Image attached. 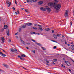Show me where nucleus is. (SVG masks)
I'll return each mask as SVG.
<instances>
[{
	"label": "nucleus",
	"mask_w": 74,
	"mask_h": 74,
	"mask_svg": "<svg viewBox=\"0 0 74 74\" xmlns=\"http://www.w3.org/2000/svg\"><path fill=\"white\" fill-rule=\"evenodd\" d=\"M38 26H39V27H41V25H40L38 24Z\"/></svg>",
	"instance_id": "a18cd8bd"
},
{
	"label": "nucleus",
	"mask_w": 74,
	"mask_h": 74,
	"mask_svg": "<svg viewBox=\"0 0 74 74\" xmlns=\"http://www.w3.org/2000/svg\"><path fill=\"white\" fill-rule=\"evenodd\" d=\"M2 42H4V40H2Z\"/></svg>",
	"instance_id": "13d9d810"
},
{
	"label": "nucleus",
	"mask_w": 74,
	"mask_h": 74,
	"mask_svg": "<svg viewBox=\"0 0 74 74\" xmlns=\"http://www.w3.org/2000/svg\"><path fill=\"white\" fill-rule=\"evenodd\" d=\"M33 32H32L31 33V34H33Z\"/></svg>",
	"instance_id": "0e129e2a"
},
{
	"label": "nucleus",
	"mask_w": 74,
	"mask_h": 74,
	"mask_svg": "<svg viewBox=\"0 0 74 74\" xmlns=\"http://www.w3.org/2000/svg\"><path fill=\"white\" fill-rule=\"evenodd\" d=\"M15 3L16 4V5H17V3H16V0L15 1Z\"/></svg>",
	"instance_id": "de8ad7c7"
},
{
	"label": "nucleus",
	"mask_w": 74,
	"mask_h": 74,
	"mask_svg": "<svg viewBox=\"0 0 74 74\" xmlns=\"http://www.w3.org/2000/svg\"><path fill=\"white\" fill-rule=\"evenodd\" d=\"M71 46L72 48H74V46L73 45H71Z\"/></svg>",
	"instance_id": "37998d69"
},
{
	"label": "nucleus",
	"mask_w": 74,
	"mask_h": 74,
	"mask_svg": "<svg viewBox=\"0 0 74 74\" xmlns=\"http://www.w3.org/2000/svg\"><path fill=\"white\" fill-rule=\"evenodd\" d=\"M6 3L7 4H9L8 6V7H10V6L11 5V2H9L7 0L6 1Z\"/></svg>",
	"instance_id": "20e7f679"
},
{
	"label": "nucleus",
	"mask_w": 74,
	"mask_h": 74,
	"mask_svg": "<svg viewBox=\"0 0 74 74\" xmlns=\"http://www.w3.org/2000/svg\"><path fill=\"white\" fill-rule=\"evenodd\" d=\"M71 60L72 61V62H73V63H74V60Z\"/></svg>",
	"instance_id": "774afa93"
},
{
	"label": "nucleus",
	"mask_w": 74,
	"mask_h": 74,
	"mask_svg": "<svg viewBox=\"0 0 74 74\" xmlns=\"http://www.w3.org/2000/svg\"><path fill=\"white\" fill-rule=\"evenodd\" d=\"M69 71L70 72H71V69H69Z\"/></svg>",
	"instance_id": "4d7b16f0"
},
{
	"label": "nucleus",
	"mask_w": 74,
	"mask_h": 74,
	"mask_svg": "<svg viewBox=\"0 0 74 74\" xmlns=\"http://www.w3.org/2000/svg\"><path fill=\"white\" fill-rule=\"evenodd\" d=\"M56 2H52L49 3H48V6H52L53 5L54 8L57 10H59L60 9L61 7V4H58V5L55 4Z\"/></svg>",
	"instance_id": "f257e3e1"
},
{
	"label": "nucleus",
	"mask_w": 74,
	"mask_h": 74,
	"mask_svg": "<svg viewBox=\"0 0 74 74\" xmlns=\"http://www.w3.org/2000/svg\"><path fill=\"white\" fill-rule=\"evenodd\" d=\"M32 1H33L34 2H36V1H37L36 0H32Z\"/></svg>",
	"instance_id": "72a5a7b5"
},
{
	"label": "nucleus",
	"mask_w": 74,
	"mask_h": 74,
	"mask_svg": "<svg viewBox=\"0 0 74 74\" xmlns=\"http://www.w3.org/2000/svg\"><path fill=\"white\" fill-rule=\"evenodd\" d=\"M3 71V70L0 69V71Z\"/></svg>",
	"instance_id": "3c124183"
},
{
	"label": "nucleus",
	"mask_w": 74,
	"mask_h": 74,
	"mask_svg": "<svg viewBox=\"0 0 74 74\" xmlns=\"http://www.w3.org/2000/svg\"><path fill=\"white\" fill-rule=\"evenodd\" d=\"M47 12H48V13H49V12H51V9L50 8H49L47 6Z\"/></svg>",
	"instance_id": "39448f33"
},
{
	"label": "nucleus",
	"mask_w": 74,
	"mask_h": 74,
	"mask_svg": "<svg viewBox=\"0 0 74 74\" xmlns=\"http://www.w3.org/2000/svg\"><path fill=\"white\" fill-rule=\"evenodd\" d=\"M47 62L48 63H49V62L48 60H47Z\"/></svg>",
	"instance_id": "79ce46f5"
},
{
	"label": "nucleus",
	"mask_w": 74,
	"mask_h": 74,
	"mask_svg": "<svg viewBox=\"0 0 74 74\" xmlns=\"http://www.w3.org/2000/svg\"><path fill=\"white\" fill-rule=\"evenodd\" d=\"M2 54H3V53H2L1 51H0V55H2Z\"/></svg>",
	"instance_id": "58836bf2"
},
{
	"label": "nucleus",
	"mask_w": 74,
	"mask_h": 74,
	"mask_svg": "<svg viewBox=\"0 0 74 74\" xmlns=\"http://www.w3.org/2000/svg\"><path fill=\"white\" fill-rule=\"evenodd\" d=\"M26 25H23V26L21 27V28H22V29H25V28L26 27Z\"/></svg>",
	"instance_id": "f3484780"
},
{
	"label": "nucleus",
	"mask_w": 74,
	"mask_h": 74,
	"mask_svg": "<svg viewBox=\"0 0 74 74\" xmlns=\"http://www.w3.org/2000/svg\"><path fill=\"white\" fill-rule=\"evenodd\" d=\"M11 51L12 52H15V53H17V52H18L16 49H11Z\"/></svg>",
	"instance_id": "f03ea898"
},
{
	"label": "nucleus",
	"mask_w": 74,
	"mask_h": 74,
	"mask_svg": "<svg viewBox=\"0 0 74 74\" xmlns=\"http://www.w3.org/2000/svg\"><path fill=\"white\" fill-rule=\"evenodd\" d=\"M2 51H3V52H5V51H4V50L3 49L2 50Z\"/></svg>",
	"instance_id": "052dcab7"
},
{
	"label": "nucleus",
	"mask_w": 74,
	"mask_h": 74,
	"mask_svg": "<svg viewBox=\"0 0 74 74\" xmlns=\"http://www.w3.org/2000/svg\"><path fill=\"white\" fill-rule=\"evenodd\" d=\"M68 15H69V13H68V11L67 10H66V12L65 13L64 16L65 18H66Z\"/></svg>",
	"instance_id": "7ed1b4c3"
},
{
	"label": "nucleus",
	"mask_w": 74,
	"mask_h": 74,
	"mask_svg": "<svg viewBox=\"0 0 74 74\" xmlns=\"http://www.w3.org/2000/svg\"><path fill=\"white\" fill-rule=\"evenodd\" d=\"M32 52L34 53H35V50H32Z\"/></svg>",
	"instance_id": "7c9ffc66"
},
{
	"label": "nucleus",
	"mask_w": 74,
	"mask_h": 74,
	"mask_svg": "<svg viewBox=\"0 0 74 74\" xmlns=\"http://www.w3.org/2000/svg\"><path fill=\"white\" fill-rule=\"evenodd\" d=\"M3 65L5 67H6V68H7V69H8V67H9V66L5 64H3Z\"/></svg>",
	"instance_id": "9d476101"
},
{
	"label": "nucleus",
	"mask_w": 74,
	"mask_h": 74,
	"mask_svg": "<svg viewBox=\"0 0 74 74\" xmlns=\"http://www.w3.org/2000/svg\"><path fill=\"white\" fill-rule=\"evenodd\" d=\"M68 46H69V47L70 46V44H68Z\"/></svg>",
	"instance_id": "bf43d9fd"
},
{
	"label": "nucleus",
	"mask_w": 74,
	"mask_h": 74,
	"mask_svg": "<svg viewBox=\"0 0 74 74\" xmlns=\"http://www.w3.org/2000/svg\"><path fill=\"white\" fill-rule=\"evenodd\" d=\"M18 58H20L21 60H25V59L23 58H21V56H18Z\"/></svg>",
	"instance_id": "1a4fd4ad"
},
{
	"label": "nucleus",
	"mask_w": 74,
	"mask_h": 74,
	"mask_svg": "<svg viewBox=\"0 0 74 74\" xmlns=\"http://www.w3.org/2000/svg\"><path fill=\"white\" fill-rule=\"evenodd\" d=\"M54 1H55L56 3H58L57 2H58V0H54Z\"/></svg>",
	"instance_id": "c756f323"
},
{
	"label": "nucleus",
	"mask_w": 74,
	"mask_h": 74,
	"mask_svg": "<svg viewBox=\"0 0 74 74\" xmlns=\"http://www.w3.org/2000/svg\"><path fill=\"white\" fill-rule=\"evenodd\" d=\"M38 25V24H37V23L34 24V25L35 26H37Z\"/></svg>",
	"instance_id": "cd10ccee"
},
{
	"label": "nucleus",
	"mask_w": 74,
	"mask_h": 74,
	"mask_svg": "<svg viewBox=\"0 0 74 74\" xmlns=\"http://www.w3.org/2000/svg\"><path fill=\"white\" fill-rule=\"evenodd\" d=\"M25 10L26 12H28L29 13V12L28 10H27L25 9Z\"/></svg>",
	"instance_id": "b1692460"
},
{
	"label": "nucleus",
	"mask_w": 74,
	"mask_h": 74,
	"mask_svg": "<svg viewBox=\"0 0 74 74\" xmlns=\"http://www.w3.org/2000/svg\"><path fill=\"white\" fill-rule=\"evenodd\" d=\"M1 40H4V38L3 37H2L1 38Z\"/></svg>",
	"instance_id": "4be33fe9"
},
{
	"label": "nucleus",
	"mask_w": 74,
	"mask_h": 74,
	"mask_svg": "<svg viewBox=\"0 0 74 74\" xmlns=\"http://www.w3.org/2000/svg\"><path fill=\"white\" fill-rule=\"evenodd\" d=\"M51 31L52 33H54V30H52Z\"/></svg>",
	"instance_id": "473e14b6"
},
{
	"label": "nucleus",
	"mask_w": 74,
	"mask_h": 74,
	"mask_svg": "<svg viewBox=\"0 0 74 74\" xmlns=\"http://www.w3.org/2000/svg\"><path fill=\"white\" fill-rule=\"evenodd\" d=\"M22 30V29H21V28H19V32H21V30Z\"/></svg>",
	"instance_id": "393cba45"
},
{
	"label": "nucleus",
	"mask_w": 74,
	"mask_h": 74,
	"mask_svg": "<svg viewBox=\"0 0 74 74\" xmlns=\"http://www.w3.org/2000/svg\"><path fill=\"white\" fill-rule=\"evenodd\" d=\"M21 67H23V69H25V70H27V69H26V68L23 67V66H21Z\"/></svg>",
	"instance_id": "5701e85b"
},
{
	"label": "nucleus",
	"mask_w": 74,
	"mask_h": 74,
	"mask_svg": "<svg viewBox=\"0 0 74 74\" xmlns=\"http://www.w3.org/2000/svg\"><path fill=\"white\" fill-rule=\"evenodd\" d=\"M38 29L39 30H40V32H41L42 30V29L40 27H39L38 28Z\"/></svg>",
	"instance_id": "2eb2a0df"
},
{
	"label": "nucleus",
	"mask_w": 74,
	"mask_h": 74,
	"mask_svg": "<svg viewBox=\"0 0 74 74\" xmlns=\"http://www.w3.org/2000/svg\"><path fill=\"white\" fill-rule=\"evenodd\" d=\"M36 34H38V35H39L40 34H39V33H36Z\"/></svg>",
	"instance_id": "69168bd1"
},
{
	"label": "nucleus",
	"mask_w": 74,
	"mask_h": 74,
	"mask_svg": "<svg viewBox=\"0 0 74 74\" xmlns=\"http://www.w3.org/2000/svg\"><path fill=\"white\" fill-rule=\"evenodd\" d=\"M9 42H11V39H9V41H8Z\"/></svg>",
	"instance_id": "e433bc0d"
},
{
	"label": "nucleus",
	"mask_w": 74,
	"mask_h": 74,
	"mask_svg": "<svg viewBox=\"0 0 74 74\" xmlns=\"http://www.w3.org/2000/svg\"><path fill=\"white\" fill-rule=\"evenodd\" d=\"M56 46H55L54 47H53V48H54V49H56Z\"/></svg>",
	"instance_id": "a19ab883"
},
{
	"label": "nucleus",
	"mask_w": 74,
	"mask_h": 74,
	"mask_svg": "<svg viewBox=\"0 0 74 74\" xmlns=\"http://www.w3.org/2000/svg\"><path fill=\"white\" fill-rule=\"evenodd\" d=\"M71 49L72 50H73H73H74V48L73 47H72V48H71Z\"/></svg>",
	"instance_id": "49530a36"
},
{
	"label": "nucleus",
	"mask_w": 74,
	"mask_h": 74,
	"mask_svg": "<svg viewBox=\"0 0 74 74\" xmlns=\"http://www.w3.org/2000/svg\"><path fill=\"white\" fill-rule=\"evenodd\" d=\"M32 28L33 29H34V30H37V28H36V27H33Z\"/></svg>",
	"instance_id": "aec40b11"
},
{
	"label": "nucleus",
	"mask_w": 74,
	"mask_h": 74,
	"mask_svg": "<svg viewBox=\"0 0 74 74\" xmlns=\"http://www.w3.org/2000/svg\"><path fill=\"white\" fill-rule=\"evenodd\" d=\"M27 3H29V0H27Z\"/></svg>",
	"instance_id": "864d4df0"
},
{
	"label": "nucleus",
	"mask_w": 74,
	"mask_h": 74,
	"mask_svg": "<svg viewBox=\"0 0 74 74\" xmlns=\"http://www.w3.org/2000/svg\"><path fill=\"white\" fill-rule=\"evenodd\" d=\"M29 1L31 3H32V0H29Z\"/></svg>",
	"instance_id": "c03bdc74"
},
{
	"label": "nucleus",
	"mask_w": 74,
	"mask_h": 74,
	"mask_svg": "<svg viewBox=\"0 0 74 74\" xmlns=\"http://www.w3.org/2000/svg\"><path fill=\"white\" fill-rule=\"evenodd\" d=\"M70 23L71 24V26L72 25V24L73 23L72 21H71L70 22Z\"/></svg>",
	"instance_id": "f704fd0d"
},
{
	"label": "nucleus",
	"mask_w": 74,
	"mask_h": 74,
	"mask_svg": "<svg viewBox=\"0 0 74 74\" xmlns=\"http://www.w3.org/2000/svg\"><path fill=\"white\" fill-rule=\"evenodd\" d=\"M16 38H18V36H16Z\"/></svg>",
	"instance_id": "09e8293b"
},
{
	"label": "nucleus",
	"mask_w": 74,
	"mask_h": 74,
	"mask_svg": "<svg viewBox=\"0 0 74 74\" xmlns=\"http://www.w3.org/2000/svg\"><path fill=\"white\" fill-rule=\"evenodd\" d=\"M18 34V33L17 32V33L15 34V35H16V34Z\"/></svg>",
	"instance_id": "338daca9"
},
{
	"label": "nucleus",
	"mask_w": 74,
	"mask_h": 74,
	"mask_svg": "<svg viewBox=\"0 0 74 74\" xmlns=\"http://www.w3.org/2000/svg\"><path fill=\"white\" fill-rule=\"evenodd\" d=\"M6 33L8 36H9L10 35V31L9 30V29H7L6 30Z\"/></svg>",
	"instance_id": "423d86ee"
},
{
	"label": "nucleus",
	"mask_w": 74,
	"mask_h": 74,
	"mask_svg": "<svg viewBox=\"0 0 74 74\" xmlns=\"http://www.w3.org/2000/svg\"><path fill=\"white\" fill-rule=\"evenodd\" d=\"M12 9H13V10H15V8L14 7H13L12 8Z\"/></svg>",
	"instance_id": "c9c22d12"
},
{
	"label": "nucleus",
	"mask_w": 74,
	"mask_h": 74,
	"mask_svg": "<svg viewBox=\"0 0 74 74\" xmlns=\"http://www.w3.org/2000/svg\"><path fill=\"white\" fill-rule=\"evenodd\" d=\"M26 48H27V49H29V48L27 47H26Z\"/></svg>",
	"instance_id": "5fc2aeb1"
},
{
	"label": "nucleus",
	"mask_w": 74,
	"mask_h": 74,
	"mask_svg": "<svg viewBox=\"0 0 74 74\" xmlns=\"http://www.w3.org/2000/svg\"><path fill=\"white\" fill-rule=\"evenodd\" d=\"M17 11L18 14H19V10H17Z\"/></svg>",
	"instance_id": "8fccbe9b"
},
{
	"label": "nucleus",
	"mask_w": 74,
	"mask_h": 74,
	"mask_svg": "<svg viewBox=\"0 0 74 74\" xmlns=\"http://www.w3.org/2000/svg\"><path fill=\"white\" fill-rule=\"evenodd\" d=\"M21 42L22 43H23V44L25 45H26V43L25 42H24V41H23L22 40H21Z\"/></svg>",
	"instance_id": "f8f14e48"
},
{
	"label": "nucleus",
	"mask_w": 74,
	"mask_h": 74,
	"mask_svg": "<svg viewBox=\"0 0 74 74\" xmlns=\"http://www.w3.org/2000/svg\"><path fill=\"white\" fill-rule=\"evenodd\" d=\"M57 37H60L59 35V34H57Z\"/></svg>",
	"instance_id": "6e6d98bb"
},
{
	"label": "nucleus",
	"mask_w": 74,
	"mask_h": 74,
	"mask_svg": "<svg viewBox=\"0 0 74 74\" xmlns=\"http://www.w3.org/2000/svg\"><path fill=\"white\" fill-rule=\"evenodd\" d=\"M40 9L42 11H45L46 10V8H44L43 7H41L40 8Z\"/></svg>",
	"instance_id": "0eeeda50"
},
{
	"label": "nucleus",
	"mask_w": 74,
	"mask_h": 74,
	"mask_svg": "<svg viewBox=\"0 0 74 74\" xmlns=\"http://www.w3.org/2000/svg\"><path fill=\"white\" fill-rule=\"evenodd\" d=\"M4 30V29H1V32H3Z\"/></svg>",
	"instance_id": "2f4dec72"
},
{
	"label": "nucleus",
	"mask_w": 74,
	"mask_h": 74,
	"mask_svg": "<svg viewBox=\"0 0 74 74\" xmlns=\"http://www.w3.org/2000/svg\"><path fill=\"white\" fill-rule=\"evenodd\" d=\"M43 49V50H45L46 49L45 48L42 47H41Z\"/></svg>",
	"instance_id": "bb28decb"
},
{
	"label": "nucleus",
	"mask_w": 74,
	"mask_h": 74,
	"mask_svg": "<svg viewBox=\"0 0 74 74\" xmlns=\"http://www.w3.org/2000/svg\"><path fill=\"white\" fill-rule=\"evenodd\" d=\"M64 41H65V44H67V42H66V40H64Z\"/></svg>",
	"instance_id": "680f3d73"
},
{
	"label": "nucleus",
	"mask_w": 74,
	"mask_h": 74,
	"mask_svg": "<svg viewBox=\"0 0 74 74\" xmlns=\"http://www.w3.org/2000/svg\"><path fill=\"white\" fill-rule=\"evenodd\" d=\"M31 40L32 41H33V42H36V40H34L32 39Z\"/></svg>",
	"instance_id": "c85d7f7f"
},
{
	"label": "nucleus",
	"mask_w": 74,
	"mask_h": 74,
	"mask_svg": "<svg viewBox=\"0 0 74 74\" xmlns=\"http://www.w3.org/2000/svg\"><path fill=\"white\" fill-rule=\"evenodd\" d=\"M15 14H16V15H17L18 14V12H16Z\"/></svg>",
	"instance_id": "4c0bfd02"
},
{
	"label": "nucleus",
	"mask_w": 74,
	"mask_h": 74,
	"mask_svg": "<svg viewBox=\"0 0 74 74\" xmlns=\"http://www.w3.org/2000/svg\"><path fill=\"white\" fill-rule=\"evenodd\" d=\"M26 25H27V26H31V25H32V23H29L28 24H26Z\"/></svg>",
	"instance_id": "4468645a"
},
{
	"label": "nucleus",
	"mask_w": 74,
	"mask_h": 74,
	"mask_svg": "<svg viewBox=\"0 0 74 74\" xmlns=\"http://www.w3.org/2000/svg\"><path fill=\"white\" fill-rule=\"evenodd\" d=\"M52 41H53V42H56V41L53 40H52Z\"/></svg>",
	"instance_id": "ea45409f"
},
{
	"label": "nucleus",
	"mask_w": 74,
	"mask_h": 74,
	"mask_svg": "<svg viewBox=\"0 0 74 74\" xmlns=\"http://www.w3.org/2000/svg\"><path fill=\"white\" fill-rule=\"evenodd\" d=\"M7 27H8V26H7V25H4V28L5 29H6L7 28Z\"/></svg>",
	"instance_id": "a211bd4d"
},
{
	"label": "nucleus",
	"mask_w": 74,
	"mask_h": 74,
	"mask_svg": "<svg viewBox=\"0 0 74 74\" xmlns=\"http://www.w3.org/2000/svg\"><path fill=\"white\" fill-rule=\"evenodd\" d=\"M49 30H50V29L49 28H48L47 29V32H48Z\"/></svg>",
	"instance_id": "a878e982"
},
{
	"label": "nucleus",
	"mask_w": 74,
	"mask_h": 74,
	"mask_svg": "<svg viewBox=\"0 0 74 74\" xmlns=\"http://www.w3.org/2000/svg\"><path fill=\"white\" fill-rule=\"evenodd\" d=\"M21 57H22V58H25V57H26V55L25 54H22Z\"/></svg>",
	"instance_id": "ddd939ff"
},
{
	"label": "nucleus",
	"mask_w": 74,
	"mask_h": 74,
	"mask_svg": "<svg viewBox=\"0 0 74 74\" xmlns=\"http://www.w3.org/2000/svg\"><path fill=\"white\" fill-rule=\"evenodd\" d=\"M65 63H66L67 64V65L69 66H70L71 65L70 62H69L65 61Z\"/></svg>",
	"instance_id": "6e6552de"
},
{
	"label": "nucleus",
	"mask_w": 74,
	"mask_h": 74,
	"mask_svg": "<svg viewBox=\"0 0 74 74\" xmlns=\"http://www.w3.org/2000/svg\"><path fill=\"white\" fill-rule=\"evenodd\" d=\"M42 3H43V2L42 1H40L38 3V5H41Z\"/></svg>",
	"instance_id": "9b49d317"
},
{
	"label": "nucleus",
	"mask_w": 74,
	"mask_h": 74,
	"mask_svg": "<svg viewBox=\"0 0 74 74\" xmlns=\"http://www.w3.org/2000/svg\"><path fill=\"white\" fill-rule=\"evenodd\" d=\"M53 36L55 39H56V38H57L56 37V35H55V34H53Z\"/></svg>",
	"instance_id": "dca6fc26"
},
{
	"label": "nucleus",
	"mask_w": 74,
	"mask_h": 74,
	"mask_svg": "<svg viewBox=\"0 0 74 74\" xmlns=\"http://www.w3.org/2000/svg\"><path fill=\"white\" fill-rule=\"evenodd\" d=\"M1 56H3V57H5V56H6V55L4 54H3V53H2Z\"/></svg>",
	"instance_id": "412c9836"
},
{
	"label": "nucleus",
	"mask_w": 74,
	"mask_h": 74,
	"mask_svg": "<svg viewBox=\"0 0 74 74\" xmlns=\"http://www.w3.org/2000/svg\"><path fill=\"white\" fill-rule=\"evenodd\" d=\"M26 44L28 45H29L30 44L29 43H26Z\"/></svg>",
	"instance_id": "603ef678"
},
{
	"label": "nucleus",
	"mask_w": 74,
	"mask_h": 74,
	"mask_svg": "<svg viewBox=\"0 0 74 74\" xmlns=\"http://www.w3.org/2000/svg\"><path fill=\"white\" fill-rule=\"evenodd\" d=\"M35 44H37V45H39V46H41V44L38 43L37 42H35Z\"/></svg>",
	"instance_id": "6ab92c4d"
},
{
	"label": "nucleus",
	"mask_w": 74,
	"mask_h": 74,
	"mask_svg": "<svg viewBox=\"0 0 74 74\" xmlns=\"http://www.w3.org/2000/svg\"><path fill=\"white\" fill-rule=\"evenodd\" d=\"M62 67H63V64H62Z\"/></svg>",
	"instance_id": "e2e57ef3"
}]
</instances>
